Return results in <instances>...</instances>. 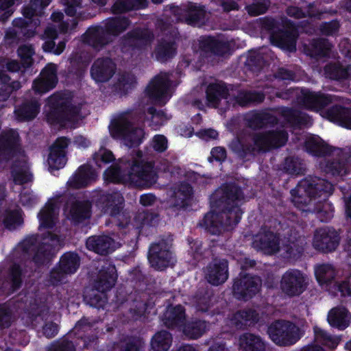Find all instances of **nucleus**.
Masks as SVG:
<instances>
[{
	"instance_id": "nucleus-1",
	"label": "nucleus",
	"mask_w": 351,
	"mask_h": 351,
	"mask_svg": "<svg viewBox=\"0 0 351 351\" xmlns=\"http://www.w3.org/2000/svg\"><path fill=\"white\" fill-rule=\"evenodd\" d=\"M213 199L215 208L205 215L199 224L210 234H220L232 230L239 222L244 195L237 186L226 184L215 191Z\"/></svg>"
},
{
	"instance_id": "nucleus-2",
	"label": "nucleus",
	"mask_w": 351,
	"mask_h": 351,
	"mask_svg": "<svg viewBox=\"0 0 351 351\" xmlns=\"http://www.w3.org/2000/svg\"><path fill=\"white\" fill-rule=\"evenodd\" d=\"M105 178L114 183H123L137 187L150 186L156 182V174L152 162L133 160L132 164L123 159L105 171Z\"/></svg>"
},
{
	"instance_id": "nucleus-3",
	"label": "nucleus",
	"mask_w": 351,
	"mask_h": 351,
	"mask_svg": "<svg viewBox=\"0 0 351 351\" xmlns=\"http://www.w3.org/2000/svg\"><path fill=\"white\" fill-rule=\"evenodd\" d=\"M333 191L332 184L324 179L309 177L304 179L295 189L291 191V202L299 209L314 212L317 199H325Z\"/></svg>"
},
{
	"instance_id": "nucleus-4",
	"label": "nucleus",
	"mask_w": 351,
	"mask_h": 351,
	"mask_svg": "<svg viewBox=\"0 0 351 351\" xmlns=\"http://www.w3.org/2000/svg\"><path fill=\"white\" fill-rule=\"evenodd\" d=\"M136 116L130 112H125L114 119L109 126L111 136L122 139L128 147L139 145L144 136L143 130L134 125Z\"/></svg>"
},
{
	"instance_id": "nucleus-5",
	"label": "nucleus",
	"mask_w": 351,
	"mask_h": 351,
	"mask_svg": "<svg viewBox=\"0 0 351 351\" xmlns=\"http://www.w3.org/2000/svg\"><path fill=\"white\" fill-rule=\"evenodd\" d=\"M36 238L25 239L19 246L24 253H34L33 259L36 264H44L53 256L56 249L63 245V240L56 234L49 231L43 234L41 241L36 245Z\"/></svg>"
},
{
	"instance_id": "nucleus-6",
	"label": "nucleus",
	"mask_w": 351,
	"mask_h": 351,
	"mask_svg": "<svg viewBox=\"0 0 351 351\" xmlns=\"http://www.w3.org/2000/svg\"><path fill=\"white\" fill-rule=\"evenodd\" d=\"M271 339L280 346L295 344L302 336V330L295 324L286 320H277L267 329Z\"/></svg>"
},
{
	"instance_id": "nucleus-7",
	"label": "nucleus",
	"mask_w": 351,
	"mask_h": 351,
	"mask_svg": "<svg viewBox=\"0 0 351 351\" xmlns=\"http://www.w3.org/2000/svg\"><path fill=\"white\" fill-rule=\"evenodd\" d=\"M276 95L285 99L296 97L298 104L305 108L315 110L325 107L336 99L330 95L298 89L289 90L286 93H277Z\"/></svg>"
},
{
	"instance_id": "nucleus-8",
	"label": "nucleus",
	"mask_w": 351,
	"mask_h": 351,
	"mask_svg": "<svg viewBox=\"0 0 351 351\" xmlns=\"http://www.w3.org/2000/svg\"><path fill=\"white\" fill-rule=\"evenodd\" d=\"M147 258L150 266L158 271L173 267L176 263V256L171 250V244L164 239L150 245Z\"/></svg>"
},
{
	"instance_id": "nucleus-9",
	"label": "nucleus",
	"mask_w": 351,
	"mask_h": 351,
	"mask_svg": "<svg viewBox=\"0 0 351 351\" xmlns=\"http://www.w3.org/2000/svg\"><path fill=\"white\" fill-rule=\"evenodd\" d=\"M50 108L49 119L53 122L73 121L75 120L79 109L72 106L62 93H56L47 99Z\"/></svg>"
},
{
	"instance_id": "nucleus-10",
	"label": "nucleus",
	"mask_w": 351,
	"mask_h": 351,
	"mask_svg": "<svg viewBox=\"0 0 351 351\" xmlns=\"http://www.w3.org/2000/svg\"><path fill=\"white\" fill-rule=\"evenodd\" d=\"M308 277L301 271L295 269L287 270L280 280V289L289 297L298 296L307 288Z\"/></svg>"
},
{
	"instance_id": "nucleus-11",
	"label": "nucleus",
	"mask_w": 351,
	"mask_h": 351,
	"mask_svg": "<svg viewBox=\"0 0 351 351\" xmlns=\"http://www.w3.org/2000/svg\"><path fill=\"white\" fill-rule=\"evenodd\" d=\"M330 156L335 158L326 162L324 171L333 176H343L351 170V147L334 148Z\"/></svg>"
},
{
	"instance_id": "nucleus-12",
	"label": "nucleus",
	"mask_w": 351,
	"mask_h": 351,
	"mask_svg": "<svg viewBox=\"0 0 351 351\" xmlns=\"http://www.w3.org/2000/svg\"><path fill=\"white\" fill-rule=\"evenodd\" d=\"M170 9L180 21L191 25L203 23L206 16L205 5L193 2H188L180 7L170 6Z\"/></svg>"
},
{
	"instance_id": "nucleus-13",
	"label": "nucleus",
	"mask_w": 351,
	"mask_h": 351,
	"mask_svg": "<svg viewBox=\"0 0 351 351\" xmlns=\"http://www.w3.org/2000/svg\"><path fill=\"white\" fill-rule=\"evenodd\" d=\"M261 286V280L256 276L240 274L232 286L233 294L239 300H247L255 295Z\"/></svg>"
},
{
	"instance_id": "nucleus-14",
	"label": "nucleus",
	"mask_w": 351,
	"mask_h": 351,
	"mask_svg": "<svg viewBox=\"0 0 351 351\" xmlns=\"http://www.w3.org/2000/svg\"><path fill=\"white\" fill-rule=\"evenodd\" d=\"M339 241V235L333 228L324 227L315 231L312 244L316 250L328 253L336 250Z\"/></svg>"
},
{
	"instance_id": "nucleus-15",
	"label": "nucleus",
	"mask_w": 351,
	"mask_h": 351,
	"mask_svg": "<svg viewBox=\"0 0 351 351\" xmlns=\"http://www.w3.org/2000/svg\"><path fill=\"white\" fill-rule=\"evenodd\" d=\"M154 38V34L147 29H134L121 38V50L126 52L130 49H144L151 45Z\"/></svg>"
},
{
	"instance_id": "nucleus-16",
	"label": "nucleus",
	"mask_w": 351,
	"mask_h": 351,
	"mask_svg": "<svg viewBox=\"0 0 351 351\" xmlns=\"http://www.w3.org/2000/svg\"><path fill=\"white\" fill-rule=\"evenodd\" d=\"M208 105L215 108H219L225 112L230 108L228 90L222 82L210 84L206 90Z\"/></svg>"
},
{
	"instance_id": "nucleus-17",
	"label": "nucleus",
	"mask_w": 351,
	"mask_h": 351,
	"mask_svg": "<svg viewBox=\"0 0 351 351\" xmlns=\"http://www.w3.org/2000/svg\"><path fill=\"white\" fill-rule=\"evenodd\" d=\"M287 141V133L283 130L258 133L252 137V141L257 146L258 152L281 147Z\"/></svg>"
},
{
	"instance_id": "nucleus-18",
	"label": "nucleus",
	"mask_w": 351,
	"mask_h": 351,
	"mask_svg": "<svg viewBox=\"0 0 351 351\" xmlns=\"http://www.w3.org/2000/svg\"><path fill=\"white\" fill-rule=\"evenodd\" d=\"M205 279L211 285L218 286L228 278V262L224 258H214L205 267Z\"/></svg>"
},
{
	"instance_id": "nucleus-19",
	"label": "nucleus",
	"mask_w": 351,
	"mask_h": 351,
	"mask_svg": "<svg viewBox=\"0 0 351 351\" xmlns=\"http://www.w3.org/2000/svg\"><path fill=\"white\" fill-rule=\"evenodd\" d=\"M124 203V197L119 192L104 193L101 194L98 199V204L104 214L119 219L121 215H125L123 212Z\"/></svg>"
},
{
	"instance_id": "nucleus-20",
	"label": "nucleus",
	"mask_w": 351,
	"mask_h": 351,
	"mask_svg": "<svg viewBox=\"0 0 351 351\" xmlns=\"http://www.w3.org/2000/svg\"><path fill=\"white\" fill-rule=\"evenodd\" d=\"M280 241L278 234L270 230H262L254 237L252 246L265 254L271 255L279 252Z\"/></svg>"
},
{
	"instance_id": "nucleus-21",
	"label": "nucleus",
	"mask_w": 351,
	"mask_h": 351,
	"mask_svg": "<svg viewBox=\"0 0 351 351\" xmlns=\"http://www.w3.org/2000/svg\"><path fill=\"white\" fill-rule=\"evenodd\" d=\"M169 79L168 74L160 73L151 81L147 87V94L158 104L163 105L169 97Z\"/></svg>"
},
{
	"instance_id": "nucleus-22",
	"label": "nucleus",
	"mask_w": 351,
	"mask_h": 351,
	"mask_svg": "<svg viewBox=\"0 0 351 351\" xmlns=\"http://www.w3.org/2000/svg\"><path fill=\"white\" fill-rule=\"evenodd\" d=\"M116 64L109 58H99L95 60L90 68L91 77L97 83L109 81L114 75Z\"/></svg>"
},
{
	"instance_id": "nucleus-23",
	"label": "nucleus",
	"mask_w": 351,
	"mask_h": 351,
	"mask_svg": "<svg viewBox=\"0 0 351 351\" xmlns=\"http://www.w3.org/2000/svg\"><path fill=\"white\" fill-rule=\"evenodd\" d=\"M84 40L96 51H101L113 42L112 36L102 25L89 27L84 34Z\"/></svg>"
},
{
	"instance_id": "nucleus-24",
	"label": "nucleus",
	"mask_w": 351,
	"mask_h": 351,
	"mask_svg": "<svg viewBox=\"0 0 351 351\" xmlns=\"http://www.w3.org/2000/svg\"><path fill=\"white\" fill-rule=\"evenodd\" d=\"M117 278V270L114 265L110 263L104 262L99 270L94 287L98 292L104 293L114 285Z\"/></svg>"
},
{
	"instance_id": "nucleus-25",
	"label": "nucleus",
	"mask_w": 351,
	"mask_h": 351,
	"mask_svg": "<svg viewBox=\"0 0 351 351\" xmlns=\"http://www.w3.org/2000/svg\"><path fill=\"white\" fill-rule=\"evenodd\" d=\"M70 140L64 136L58 138L51 148L48 163L51 168L59 169L66 162V149Z\"/></svg>"
},
{
	"instance_id": "nucleus-26",
	"label": "nucleus",
	"mask_w": 351,
	"mask_h": 351,
	"mask_svg": "<svg viewBox=\"0 0 351 351\" xmlns=\"http://www.w3.org/2000/svg\"><path fill=\"white\" fill-rule=\"evenodd\" d=\"M259 314L253 309H244L233 313L228 319V325L235 329L244 330L256 324Z\"/></svg>"
},
{
	"instance_id": "nucleus-27",
	"label": "nucleus",
	"mask_w": 351,
	"mask_h": 351,
	"mask_svg": "<svg viewBox=\"0 0 351 351\" xmlns=\"http://www.w3.org/2000/svg\"><path fill=\"white\" fill-rule=\"evenodd\" d=\"M86 245L88 250L100 255L111 253L118 247V243L108 235L90 237Z\"/></svg>"
},
{
	"instance_id": "nucleus-28",
	"label": "nucleus",
	"mask_w": 351,
	"mask_h": 351,
	"mask_svg": "<svg viewBox=\"0 0 351 351\" xmlns=\"http://www.w3.org/2000/svg\"><path fill=\"white\" fill-rule=\"evenodd\" d=\"M19 142V136L16 131L11 129L2 132L0 134V160H8Z\"/></svg>"
},
{
	"instance_id": "nucleus-29",
	"label": "nucleus",
	"mask_w": 351,
	"mask_h": 351,
	"mask_svg": "<svg viewBox=\"0 0 351 351\" xmlns=\"http://www.w3.org/2000/svg\"><path fill=\"white\" fill-rule=\"evenodd\" d=\"M23 282V273L21 266L13 264L8 271L7 276L0 286V289L7 294L19 289Z\"/></svg>"
},
{
	"instance_id": "nucleus-30",
	"label": "nucleus",
	"mask_w": 351,
	"mask_h": 351,
	"mask_svg": "<svg viewBox=\"0 0 351 351\" xmlns=\"http://www.w3.org/2000/svg\"><path fill=\"white\" fill-rule=\"evenodd\" d=\"M326 78L335 81H344L351 78V64L343 65L339 62H329L323 68Z\"/></svg>"
},
{
	"instance_id": "nucleus-31",
	"label": "nucleus",
	"mask_w": 351,
	"mask_h": 351,
	"mask_svg": "<svg viewBox=\"0 0 351 351\" xmlns=\"http://www.w3.org/2000/svg\"><path fill=\"white\" fill-rule=\"evenodd\" d=\"M58 37L57 27L50 25L46 27L42 38L47 40L43 44V49L45 52L53 53L56 55H60L65 49L66 42L60 41L57 45L54 40Z\"/></svg>"
},
{
	"instance_id": "nucleus-32",
	"label": "nucleus",
	"mask_w": 351,
	"mask_h": 351,
	"mask_svg": "<svg viewBox=\"0 0 351 351\" xmlns=\"http://www.w3.org/2000/svg\"><path fill=\"white\" fill-rule=\"evenodd\" d=\"M11 177L16 184H23L32 180L33 176L25 156L15 160L11 169Z\"/></svg>"
},
{
	"instance_id": "nucleus-33",
	"label": "nucleus",
	"mask_w": 351,
	"mask_h": 351,
	"mask_svg": "<svg viewBox=\"0 0 351 351\" xmlns=\"http://www.w3.org/2000/svg\"><path fill=\"white\" fill-rule=\"evenodd\" d=\"M327 321L332 327L343 330L349 326L351 314L343 306L334 307L328 312Z\"/></svg>"
},
{
	"instance_id": "nucleus-34",
	"label": "nucleus",
	"mask_w": 351,
	"mask_h": 351,
	"mask_svg": "<svg viewBox=\"0 0 351 351\" xmlns=\"http://www.w3.org/2000/svg\"><path fill=\"white\" fill-rule=\"evenodd\" d=\"M31 6V3L23 10V15L25 19H18L13 21V24L17 25L19 28V31L21 32L22 37L23 40L33 37L36 34V28L40 25L38 19L32 20V17L34 16L41 15L43 10H40V12L33 14L31 16H27L25 14V10Z\"/></svg>"
},
{
	"instance_id": "nucleus-35",
	"label": "nucleus",
	"mask_w": 351,
	"mask_h": 351,
	"mask_svg": "<svg viewBox=\"0 0 351 351\" xmlns=\"http://www.w3.org/2000/svg\"><path fill=\"white\" fill-rule=\"evenodd\" d=\"M95 177V173L90 166L82 165L67 182V185L73 189H80L86 186Z\"/></svg>"
},
{
	"instance_id": "nucleus-36",
	"label": "nucleus",
	"mask_w": 351,
	"mask_h": 351,
	"mask_svg": "<svg viewBox=\"0 0 351 351\" xmlns=\"http://www.w3.org/2000/svg\"><path fill=\"white\" fill-rule=\"evenodd\" d=\"M296 38L297 32L294 28L278 34H271L270 36L272 43L289 51H295Z\"/></svg>"
},
{
	"instance_id": "nucleus-37",
	"label": "nucleus",
	"mask_w": 351,
	"mask_h": 351,
	"mask_svg": "<svg viewBox=\"0 0 351 351\" xmlns=\"http://www.w3.org/2000/svg\"><path fill=\"white\" fill-rule=\"evenodd\" d=\"M239 348L241 351H265L266 345L260 336L245 332L239 337Z\"/></svg>"
},
{
	"instance_id": "nucleus-38",
	"label": "nucleus",
	"mask_w": 351,
	"mask_h": 351,
	"mask_svg": "<svg viewBox=\"0 0 351 351\" xmlns=\"http://www.w3.org/2000/svg\"><path fill=\"white\" fill-rule=\"evenodd\" d=\"M324 117L340 125L351 129V110L335 106L324 112Z\"/></svg>"
},
{
	"instance_id": "nucleus-39",
	"label": "nucleus",
	"mask_w": 351,
	"mask_h": 351,
	"mask_svg": "<svg viewBox=\"0 0 351 351\" xmlns=\"http://www.w3.org/2000/svg\"><path fill=\"white\" fill-rule=\"evenodd\" d=\"M40 104L36 99L25 100L16 108L14 114L19 121H30L34 119L40 110Z\"/></svg>"
},
{
	"instance_id": "nucleus-40",
	"label": "nucleus",
	"mask_w": 351,
	"mask_h": 351,
	"mask_svg": "<svg viewBox=\"0 0 351 351\" xmlns=\"http://www.w3.org/2000/svg\"><path fill=\"white\" fill-rule=\"evenodd\" d=\"M306 150L315 156H330L333 149L317 136L308 138L305 142Z\"/></svg>"
},
{
	"instance_id": "nucleus-41",
	"label": "nucleus",
	"mask_w": 351,
	"mask_h": 351,
	"mask_svg": "<svg viewBox=\"0 0 351 351\" xmlns=\"http://www.w3.org/2000/svg\"><path fill=\"white\" fill-rule=\"evenodd\" d=\"M91 203L89 201H75L69 207V219L74 223H80L90 218Z\"/></svg>"
},
{
	"instance_id": "nucleus-42",
	"label": "nucleus",
	"mask_w": 351,
	"mask_h": 351,
	"mask_svg": "<svg viewBox=\"0 0 351 351\" xmlns=\"http://www.w3.org/2000/svg\"><path fill=\"white\" fill-rule=\"evenodd\" d=\"M199 47L206 53L217 56H223L229 50V46L226 43L213 37L202 38L199 42Z\"/></svg>"
},
{
	"instance_id": "nucleus-43",
	"label": "nucleus",
	"mask_w": 351,
	"mask_h": 351,
	"mask_svg": "<svg viewBox=\"0 0 351 351\" xmlns=\"http://www.w3.org/2000/svg\"><path fill=\"white\" fill-rule=\"evenodd\" d=\"M130 25V20L126 17L117 16L107 19L102 25L106 31L112 36H118L122 32H125Z\"/></svg>"
},
{
	"instance_id": "nucleus-44",
	"label": "nucleus",
	"mask_w": 351,
	"mask_h": 351,
	"mask_svg": "<svg viewBox=\"0 0 351 351\" xmlns=\"http://www.w3.org/2000/svg\"><path fill=\"white\" fill-rule=\"evenodd\" d=\"M177 51V46L174 41L162 39L156 45L154 53L156 60L165 62L173 58Z\"/></svg>"
},
{
	"instance_id": "nucleus-45",
	"label": "nucleus",
	"mask_w": 351,
	"mask_h": 351,
	"mask_svg": "<svg viewBox=\"0 0 351 351\" xmlns=\"http://www.w3.org/2000/svg\"><path fill=\"white\" fill-rule=\"evenodd\" d=\"M280 114L287 123L293 126L301 127L311 123L308 116L293 108H282Z\"/></svg>"
},
{
	"instance_id": "nucleus-46",
	"label": "nucleus",
	"mask_w": 351,
	"mask_h": 351,
	"mask_svg": "<svg viewBox=\"0 0 351 351\" xmlns=\"http://www.w3.org/2000/svg\"><path fill=\"white\" fill-rule=\"evenodd\" d=\"M58 209L53 200L49 201L38 214L40 225L47 228H53L56 223Z\"/></svg>"
},
{
	"instance_id": "nucleus-47",
	"label": "nucleus",
	"mask_w": 351,
	"mask_h": 351,
	"mask_svg": "<svg viewBox=\"0 0 351 351\" xmlns=\"http://www.w3.org/2000/svg\"><path fill=\"white\" fill-rule=\"evenodd\" d=\"M265 99V95L258 92L240 91L236 96L230 97V106L239 104L241 106H245L252 103H261Z\"/></svg>"
},
{
	"instance_id": "nucleus-48",
	"label": "nucleus",
	"mask_w": 351,
	"mask_h": 351,
	"mask_svg": "<svg viewBox=\"0 0 351 351\" xmlns=\"http://www.w3.org/2000/svg\"><path fill=\"white\" fill-rule=\"evenodd\" d=\"M185 318L184 307L181 305H178L167 309L165 314L164 324L168 328H174L182 325Z\"/></svg>"
},
{
	"instance_id": "nucleus-49",
	"label": "nucleus",
	"mask_w": 351,
	"mask_h": 351,
	"mask_svg": "<svg viewBox=\"0 0 351 351\" xmlns=\"http://www.w3.org/2000/svg\"><path fill=\"white\" fill-rule=\"evenodd\" d=\"M230 149L237 154L241 158H245L248 154H254L258 152L257 146L254 145L252 138L250 142L234 138L229 145Z\"/></svg>"
},
{
	"instance_id": "nucleus-50",
	"label": "nucleus",
	"mask_w": 351,
	"mask_h": 351,
	"mask_svg": "<svg viewBox=\"0 0 351 351\" xmlns=\"http://www.w3.org/2000/svg\"><path fill=\"white\" fill-rule=\"evenodd\" d=\"M314 341L329 348H335L341 341V337L333 336L319 326H314Z\"/></svg>"
},
{
	"instance_id": "nucleus-51",
	"label": "nucleus",
	"mask_w": 351,
	"mask_h": 351,
	"mask_svg": "<svg viewBox=\"0 0 351 351\" xmlns=\"http://www.w3.org/2000/svg\"><path fill=\"white\" fill-rule=\"evenodd\" d=\"M212 293L206 289H199L193 298V304L197 312H207L212 306Z\"/></svg>"
},
{
	"instance_id": "nucleus-52",
	"label": "nucleus",
	"mask_w": 351,
	"mask_h": 351,
	"mask_svg": "<svg viewBox=\"0 0 351 351\" xmlns=\"http://www.w3.org/2000/svg\"><path fill=\"white\" fill-rule=\"evenodd\" d=\"M60 268L68 274H74L80 265L79 256L73 252L64 254L59 262Z\"/></svg>"
},
{
	"instance_id": "nucleus-53",
	"label": "nucleus",
	"mask_w": 351,
	"mask_h": 351,
	"mask_svg": "<svg viewBox=\"0 0 351 351\" xmlns=\"http://www.w3.org/2000/svg\"><path fill=\"white\" fill-rule=\"evenodd\" d=\"M171 343V335L166 330H161L156 333L152 337L151 346L154 351H167Z\"/></svg>"
},
{
	"instance_id": "nucleus-54",
	"label": "nucleus",
	"mask_w": 351,
	"mask_h": 351,
	"mask_svg": "<svg viewBox=\"0 0 351 351\" xmlns=\"http://www.w3.org/2000/svg\"><path fill=\"white\" fill-rule=\"evenodd\" d=\"M208 324L205 321L195 320L184 325L183 332L189 339H196L206 332Z\"/></svg>"
},
{
	"instance_id": "nucleus-55",
	"label": "nucleus",
	"mask_w": 351,
	"mask_h": 351,
	"mask_svg": "<svg viewBox=\"0 0 351 351\" xmlns=\"http://www.w3.org/2000/svg\"><path fill=\"white\" fill-rule=\"evenodd\" d=\"M265 63V58L262 53L252 51L249 52L245 66L247 71L258 73L263 69Z\"/></svg>"
},
{
	"instance_id": "nucleus-56",
	"label": "nucleus",
	"mask_w": 351,
	"mask_h": 351,
	"mask_svg": "<svg viewBox=\"0 0 351 351\" xmlns=\"http://www.w3.org/2000/svg\"><path fill=\"white\" fill-rule=\"evenodd\" d=\"M315 273L316 278L321 285H327L331 283L336 274L334 267L330 264L316 266Z\"/></svg>"
},
{
	"instance_id": "nucleus-57",
	"label": "nucleus",
	"mask_w": 351,
	"mask_h": 351,
	"mask_svg": "<svg viewBox=\"0 0 351 351\" xmlns=\"http://www.w3.org/2000/svg\"><path fill=\"white\" fill-rule=\"evenodd\" d=\"M248 126L252 129H259L277 122L276 118L269 113H254L248 119Z\"/></svg>"
},
{
	"instance_id": "nucleus-58",
	"label": "nucleus",
	"mask_w": 351,
	"mask_h": 351,
	"mask_svg": "<svg viewBox=\"0 0 351 351\" xmlns=\"http://www.w3.org/2000/svg\"><path fill=\"white\" fill-rule=\"evenodd\" d=\"M135 82L136 79L133 74L126 72L121 73L114 84V89L117 93L125 95Z\"/></svg>"
},
{
	"instance_id": "nucleus-59",
	"label": "nucleus",
	"mask_w": 351,
	"mask_h": 351,
	"mask_svg": "<svg viewBox=\"0 0 351 351\" xmlns=\"http://www.w3.org/2000/svg\"><path fill=\"white\" fill-rule=\"evenodd\" d=\"M304 239L299 237L295 241L289 240L282 247L287 258H295L300 255L304 250Z\"/></svg>"
},
{
	"instance_id": "nucleus-60",
	"label": "nucleus",
	"mask_w": 351,
	"mask_h": 351,
	"mask_svg": "<svg viewBox=\"0 0 351 351\" xmlns=\"http://www.w3.org/2000/svg\"><path fill=\"white\" fill-rule=\"evenodd\" d=\"M284 169L290 174H303L305 171V165L300 158L291 156L285 159Z\"/></svg>"
},
{
	"instance_id": "nucleus-61",
	"label": "nucleus",
	"mask_w": 351,
	"mask_h": 351,
	"mask_svg": "<svg viewBox=\"0 0 351 351\" xmlns=\"http://www.w3.org/2000/svg\"><path fill=\"white\" fill-rule=\"evenodd\" d=\"M311 47L313 56L325 57L329 55L332 45L327 39L318 38L313 40Z\"/></svg>"
},
{
	"instance_id": "nucleus-62",
	"label": "nucleus",
	"mask_w": 351,
	"mask_h": 351,
	"mask_svg": "<svg viewBox=\"0 0 351 351\" xmlns=\"http://www.w3.org/2000/svg\"><path fill=\"white\" fill-rule=\"evenodd\" d=\"M315 209L313 213L317 214L322 221H328L333 217V209L331 205L326 202V199H323V196L317 200Z\"/></svg>"
},
{
	"instance_id": "nucleus-63",
	"label": "nucleus",
	"mask_w": 351,
	"mask_h": 351,
	"mask_svg": "<svg viewBox=\"0 0 351 351\" xmlns=\"http://www.w3.org/2000/svg\"><path fill=\"white\" fill-rule=\"evenodd\" d=\"M145 346L144 339L140 337H131L121 343V351H143Z\"/></svg>"
},
{
	"instance_id": "nucleus-64",
	"label": "nucleus",
	"mask_w": 351,
	"mask_h": 351,
	"mask_svg": "<svg viewBox=\"0 0 351 351\" xmlns=\"http://www.w3.org/2000/svg\"><path fill=\"white\" fill-rule=\"evenodd\" d=\"M192 197L193 195H179L173 193L171 197L169 210L173 212H177L181 209L186 208L190 205Z\"/></svg>"
}]
</instances>
